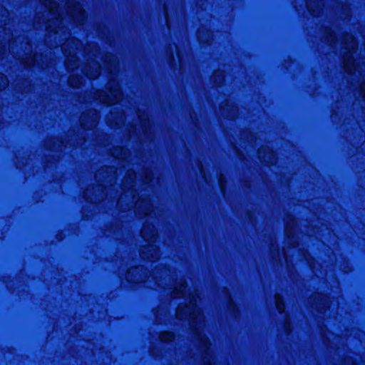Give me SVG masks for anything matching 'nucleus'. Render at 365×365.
<instances>
[{"instance_id": "obj_1", "label": "nucleus", "mask_w": 365, "mask_h": 365, "mask_svg": "<svg viewBox=\"0 0 365 365\" xmlns=\"http://www.w3.org/2000/svg\"><path fill=\"white\" fill-rule=\"evenodd\" d=\"M227 305V309L232 313H236L239 311V308L237 303L233 300L232 297L228 298Z\"/></svg>"}, {"instance_id": "obj_4", "label": "nucleus", "mask_w": 365, "mask_h": 365, "mask_svg": "<svg viewBox=\"0 0 365 365\" xmlns=\"http://www.w3.org/2000/svg\"><path fill=\"white\" fill-rule=\"evenodd\" d=\"M169 60H170V63L172 62H174L175 65H176L175 58L173 52H172L170 56H169Z\"/></svg>"}, {"instance_id": "obj_3", "label": "nucleus", "mask_w": 365, "mask_h": 365, "mask_svg": "<svg viewBox=\"0 0 365 365\" xmlns=\"http://www.w3.org/2000/svg\"><path fill=\"white\" fill-rule=\"evenodd\" d=\"M276 307L277 308V310L279 313L282 312V307H284V303L283 301H278L277 299L276 300Z\"/></svg>"}, {"instance_id": "obj_2", "label": "nucleus", "mask_w": 365, "mask_h": 365, "mask_svg": "<svg viewBox=\"0 0 365 365\" xmlns=\"http://www.w3.org/2000/svg\"><path fill=\"white\" fill-rule=\"evenodd\" d=\"M174 338V334L171 331H165L160 335V340L162 342H169Z\"/></svg>"}]
</instances>
